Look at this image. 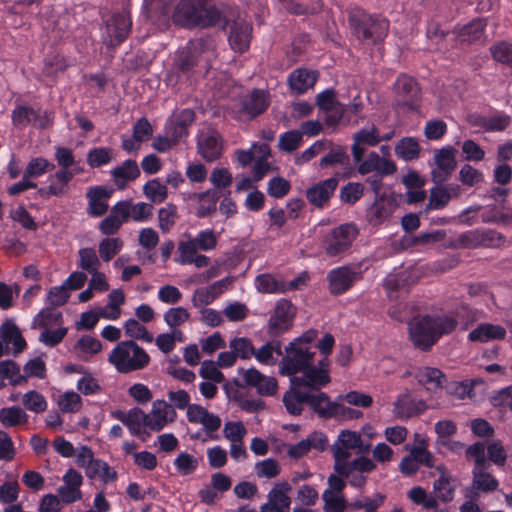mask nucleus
<instances>
[{"label": "nucleus", "mask_w": 512, "mask_h": 512, "mask_svg": "<svg viewBox=\"0 0 512 512\" xmlns=\"http://www.w3.org/2000/svg\"><path fill=\"white\" fill-rule=\"evenodd\" d=\"M285 355L282 354V359L279 363V370L282 375L297 377L304 379L305 376L321 375L324 377L325 384H329L330 378V362L326 357L321 358L315 363V351L311 347L297 346L296 343L290 342L285 347Z\"/></svg>", "instance_id": "nucleus-1"}, {"label": "nucleus", "mask_w": 512, "mask_h": 512, "mask_svg": "<svg viewBox=\"0 0 512 512\" xmlns=\"http://www.w3.org/2000/svg\"><path fill=\"white\" fill-rule=\"evenodd\" d=\"M173 22L182 28H211L220 24L222 13L214 0H179L173 15Z\"/></svg>", "instance_id": "nucleus-2"}, {"label": "nucleus", "mask_w": 512, "mask_h": 512, "mask_svg": "<svg viewBox=\"0 0 512 512\" xmlns=\"http://www.w3.org/2000/svg\"><path fill=\"white\" fill-rule=\"evenodd\" d=\"M457 321L451 315H424L409 325L410 340L421 351L427 352L443 335L451 334Z\"/></svg>", "instance_id": "nucleus-3"}, {"label": "nucleus", "mask_w": 512, "mask_h": 512, "mask_svg": "<svg viewBox=\"0 0 512 512\" xmlns=\"http://www.w3.org/2000/svg\"><path fill=\"white\" fill-rule=\"evenodd\" d=\"M348 24L351 33L361 43L377 45L386 39L390 22L380 13H369L360 6L348 11Z\"/></svg>", "instance_id": "nucleus-4"}, {"label": "nucleus", "mask_w": 512, "mask_h": 512, "mask_svg": "<svg viewBox=\"0 0 512 512\" xmlns=\"http://www.w3.org/2000/svg\"><path fill=\"white\" fill-rule=\"evenodd\" d=\"M108 361L116 371L128 374L146 368L151 358L149 354L133 340L119 342L110 352Z\"/></svg>", "instance_id": "nucleus-5"}, {"label": "nucleus", "mask_w": 512, "mask_h": 512, "mask_svg": "<svg viewBox=\"0 0 512 512\" xmlns=\"http://www.w3.org/2000/svg\"><path fill=\"white\" fill-rule=\"evenodd\" d=\"M305 378H307V381L292 377L290 387L284 393L283 403L287 412L291 415H300L304 405L308 406L311 391L321 390V388L328 385L325 384L324 377L319 374L305 376Z\"/></svg>", "instance_id": "nucleus-6"}, {"label": "nucleus", "mask_w": 512, "mask_h": 512, "mask_svg": "<svg viewBox=\"0 0 512 512\" xmlns=\"http://www.w3.org/2000/svg\"><path fill=\"white\" fill-rule=\"evenodd\" d=\"M364 269L361 263L344 265L330 270L327 274L329 291L338 296L346 293L363 278Z\"/></svg>", "instance_id": "nucleus-7"}, {"label": "nucleus", "mask_w": 512, "mask_h": 512, "mask_svg": "<svg viewBox=\"0 0 512 512\" xmlns=\"http://www.w3.org/2000/svg\"><path fill=\"white\" fill-rule=\"evenodd\" d=\"M358 236V229L353 223L341 224L328 233L323 247L328 256L336 257L346 253Z\"/></svg>", "instance_id": "nucleus-8"}, {"label": "nucleus", "mask_w": 512, "mask_h": 512, "mask_svg": "<svg viewBox=\"0 0 512 512\" xmlns=\"http://www.w3.org/2000/svg\"><path fill=\"white\" fill-rule=\"evenodd\" d=\"M12 124L17 129H24L33 125L38 129H46L53 124L51 113L48 110L34 109L26 105H16L11 113Z\"/></svg>", "instance_id": "nucleus-9"}, {"label": "nucleus", "mask_w": 512, "mask_h": 512, "mask_svg": "<svg viewBox=\"0 0 512 512\" xmlns=\"http://www.w3.org/2000/svg\"><path fill=\"white\" fill-rule=\"evenodd\" d=\"M295 313L296 309L289 300H279L268 321V335L271 338H279L289 331L293 326Z\"/></svg>", "instance_id": "nucleus-10"}, {"label": "nucleus", "mask_w": 512, "mask_h": 512, "mask_svg": "<svg viewBox=\"0 0 512 512\" xmlns=\"http://www.w3.org/2000/svg\"><path fill=\"white\" fill-rule=\"evenodd\" d=\"M394 86L399 105L406 107L408 111H418L421 90L417 81L413 77L401 74L397 77Z\"/></svg>", "instance_id": "nucleus-11"}, {"label": "nucleus", "mask_w": 512, "mask_h": 512, "mask_svg": "<svg viewBox=\"0 0 512 512\" xmlns=\"http://www.w3.org/2000/svg\"><path fill=\"white\" fill-rule=\"evenodd\" d=\"M201 46L199 42L189 41L176 53L173 68L179 75L191 77L202 54Z\"/></svg>", "instance_id": "nucleus-12"}, {"label": "nucleus", "mask_w": 512, "mask_h": 512, "mask_svg": "<svg viewBox=\"0 0 512 512\" xmlns=\"http://www.w3.org/2000/svg\"><path fill=\"white\" fill-rule=\"evenodd\" d=\"M339 173L334 176L321 180L306 190V198L308 202L316 207L323 209L328 206L330 199L334 195L339 184Z\"/></svg>", "instance_id": "nucleus-13"}, {"label": "nucleus", "mask_w": 512, "mask_h": 512, "mask_svg": "<svg viewBox=\"0 0 512 512\" xmlns=\"http://www.w3.org/2000/svg\"><path fill=\"white\" fill-rule=\"evenodd\" d=\"M459 241L466 248L498 247L505 241V237L493 229H475L462 233Z\"/></svg>", "instance_id": "nucleus-14"}, {"label": "nucleus", "mask_w": 512, "mask_h": 512, "mask_svg": "<svg viewBox=\"0 0 512 512\" xmlns=\"http://www.w3.org/2000/svg\"><path fill=\"white\" fill-rule=\"evenodd\" d=\"M132 27V20L127 12L114 13L108 20L106 28L108 35V46L117 47L129 36Z\"/></svg>", "instance_id": "nucleus-15"}, {"label": "nucleus", "mask_w": 512, "mask_h": 512, "mask_svg": "<svg viewBox=\"0 0 512 512\" xmlns=\"http://www.w3.org/2000/svg\"><path fill=\"white\" fill-rule=\"evenodd\" d=\"M177 417L175 409L164 400H156L152 404L150 413L145 416V427L159 432L167 424L174 422Z\"/></svg>", "instance_id": "nucleus-16"}, {"label": "nucleus", "mask_w": 512, "mask_h": 512, "mask_svg": "<svg viewBox=\"0 0 512 512\" xmlns=\"http://www.w3.org/2000/svg\"><path fill=\"white\" fill-rule=\"evenodd\" d=\"M291 490L287 481L275 484L267 495L268 501L260 508L262 512H289L292 501L288 493Z\"/></svg>", "instance_id": "nucleus-17"}, {"label": "nucleus", "mask_w": 512, "mask_h": 512, "mask_svg": "<svg viewBox=\"0 0 512 512\" xmlns=\"http://www.w3.org/2000/svg\"><path fill=\"white\" fill-rule=\"evenodd\" d=\"M358 164V172L361 175L376 173L380 176H391L397 171L395 162L391 159L381 157L377 152H370L367 157L362 158Z\"/></svg>", "instance_id": "nucleus-18"}, {"label": "nucleus", "mask_w": 512, "mask_h": 512, "mask_svg": "<svg viewBox=\"0 0 512 512\" xmlns=\"http://www.w3.org/2000/svg\"><path fill=\"white\" fill-rule=\"evenodd\" d=\"M113 193L114 189L108 186L96 185L90 187L86 192L88 214L92 217L103 216L108 211V200Z\"/></svg>", "instance_id": "nucleus-19"}, {"label": "nucleus", "mask_w": 512, "mask_h": 512, "mask_svg": "<svg viewBox=\"0 0 512 512\" xmlns=\"http://www.w3.org/2000/svg\"><path fill=\"white\" fill-rule=\"evenodd\" d=\"M351 152L354 162H361L366 152L365 146L375 147L380 143V134L375 125L370 128H362L353 134Z\"/></svg>", "instance_id": "nucleus-20"}, {"label": "nucleus", "mask_w": 512, "mask_h": 512, "mask_svg": "<svg viewBox=\"0 0 512 512\" xmlns=\"http://www.w3.org/2000/svg\"><path fill=\"white\" fill-rule=\"evenodd\" d=\"M55 160L57 161L60 169L52 175L60 182L69 184L74 176L82 171L81 169L73 168L75 164V157L70 148L57 147L55 151Z\"/></svg>", "instance_id": "nucleus-21"}, {"label": "nucleus", "mask_w": 512, "mask_h": 512, "mask_svg": "<svg viewBox=\"0 0 512 512\" xmlns=\"http://www.w3.org/2000/svg\"><path fill=\"white\" fill-rule=\"evenodd\" d=\"M426 403L421 399H416L408 393L398 396L394 402L393 412L399 419H409L420 415L427 410Z\"/></svg>", "instance_id": "nucleus-22"}, {"label": "nucleus", "mask_w": 512, "mask_h": 512, "mask_svg": "<svg viewBox=\"0 0 512 512\" xmlns=\"http://www.w3.org/2000/svg\"><path fill=\"white\" fill-rule=\"evenodd\" d=\"M455 153L456 150L452 146L442 147L435 152L434 162L439 172L433 171L434 182H441L453 172L456 167Z\"/></svg>", "instance_id": "nucleus-23"}, {"label": "nucleus", "mask_w": 512, "mask_h": 512, "mask_svg": "<svg viewBox=\"0 0 512 512\" xmlns=\"http://www.w3.org/2000/svg\"><path fill=\"white\" fill-rule=\"evenodd\" d=\"M269 107L268 94L262 89H254L245 96L241 103V110L251 119L264 113Z\"/></svg>", "instance_id": "nucleus-24"}, {"label": "nucleus", "mask_w": 512, "mask_h": 512, "mask_svg": "<svg viewBox=\"0 0 512 512\" xmlns=\"http://www.w3.org/2000/svg\"><path fill=\"white\" fill-rule=\"evenodd\" d=\"M318 72L307 68H297L288 77L290 89L297 95L304 94L312 88L318 80Z\"/></svg>", "instance_id": "nucleus-25"}, {"label": "nucleus", "mask_w": 512, "mask_h": 512, "mask_svg": "<svg viewBox=\"0 0 512 512\" xmlns=\"http://www.w3.org/2000/svg\"><path fill=\"white\" fill-rule=\"evenodd\" d=\"M317 393L310 392L308 406L311 410L316 413L320 418L331 419L336 417V409L338 408V402L331 401L329 396L320 390H316Z\"/></svg>", "instance_id": "nucleus-26"}, {"label": "nucleus", "mask_w": 512, "mask_h": 512, "mask_svg": "<svg viewBox=\"0 0 512 512\" xmlns=\"http://www.w3.org/2000/svg\"><path fill=\"white\" fill-rule=\"evenodd\" d=\"M487 23L482 18H475L469 23L457 27L456 37L460 43L474 44L482 41Z\"/></svg>", "instance_id": "nucleus-27"}, {"label": "nucleus", "mask_w": 512, "mask_h": 512, "mask_svg": "<svg viewBox=\"0 0 512 512\" xmlns=\"http://www.w3.org/2000/svg\"><path fill=\"white\" fill-rule=\"evenodd\" d=\"M111 176L118 189L123 190L129 182L135 181L141 174L140 169L133 159L125 160L120 166L111 170Z\"/></svg>", "instance_id": "nucleus-28"}, {"label": "nucleus", "mask_w": 512, "mask_h": 512, "mask_svg": "<svg viewBox=\"0 0 512 512\" xmlns=\"http://www.w3.org/2000/svg\"><path fill=\"white\" fill-rule=\"evenodd\" d=\"M393 209L392 201L387 199L385 195L377 196L372 205L367 209V221L373 226L381 225L391 216Z\"/></svg>", "instance_id": "nucleus-29"}, {"label": "nucleus", "mask_w": 512, "mask_h": 512, "mask_svg": "<svg viewBox=\"0 0 512 512\" xmlns=\"http://www.w3.org/2000/svg\"><path fill=\"white\" fill-rule=\"evenodd\" d=\"M415 378L427 391L433 393L442 390L446 382V375L440 369L428 366L420 368Z\"/></svg>", "instance_id": "nucleus-30"}, {"label": "nucleus", "mask_w": 512, "mask_h": 512, "mask_svg": "<svg viewBox=\"0 0 512 512\" xmlns=\"http://www.w3.org/2000/svg\"><path fill=\"white\" fill-rule=\"evenodd\" d=\"M505 336L506 330L501 325L482 323L469 333L468 339L471 342L485 343L504 339Z\"/></svg>", "instance_id": "nucleus-31"}, {"label": "nucleus", "mask_w": 512, "mask_h": 512, "mask_svg": "<svg viewBox=\"0 0 512 512\" xmlns=\"http://www.w3.org/2000/svg\"><path fill=\"white\" fill-rule=\"evenodd\" d=\"M251 38V27L246 24H235L230 31L228 38L231 48L243 53L249 49Z\"/></svg>", "instance_id": "nucleus-32"}, {"label": "nucleus", "mask_w": 512, "mask_h": 512, "mask_svg": "<svg viewBox=\"0 0 512 512\" xmlns=\"http://www.w3.org/2000/svg\"><path fill=\"white\" fill-rule=\"evenodd\" d=\"M198 150L207 162L216 161L222 155L221 137L216 133L206 136L198 142Z\"/></svg>", "instance_id": "nucleus-33"}, {"label": "nucleus", "mask_w": 512, "mask_h": 512, "mask_svg": "<svg viewBox=\"0 0 512 512\" xmlns=\"http://www.w3.org/2000/svg\"><path fill=\"white\" fill-rule=\"evenodd\" d=\"M277 356H282V343L278 338H272L270 341L262 345L258 350L255 349L254 357L260 363L264 365H275Z\"/></svg>", "instance_id": "nucleus-34"}, {"label": "nucleus", "mask_w": 512, "mask_h": 512, "mask_svg": "<svg viewBox=\"0 0 512 512\" xmlns=\"http://www.w3.org/2000/svg\"><path fill=\"white\" fill-rule=\"evenodd\" d=\"M330 146L329 152L324 155L319 162L321 168H328L334 165L348 166L350 164V157L347 154L345 147L341 145H334L331 142H327Z\"/></svg>", "instance_id": "nucleus-35"}, {"label": "nucleus", "mask_w": 512, "mask_h": 512, "mask_svg": "<svg viewBox=\"0 0 512 512\" xmlns=\"http://www.w3.org/2000/svg\"><path fill=\"white\" fill-rule=\"evenodd\" d=\"M455 479L452 476L443 474L434 481L433 490L437 495L439 501L443 503H449L453 501L455 497L456 485L454 484Z\"/></svg>", "instance_id": "nucleus-36"}, {"label": "nucleus", "mask_w": 512, "mask_h": 512, "mask_svg": "<svg viewBox=\"0 0 512 512\" xmlns=\"http://www.w3.org/2000/svg\"><path fill=\"white\" fill-rule=\"evenodd\" d=\"M420 145L414 137H403L395 145V154L404 161H412L419 158Z\"/></svg>", "instance_id": "nucleus-37"}, {"label": "nucleus", "mask_w": 512, "mask_h": 512, "mask_svg": "<svg viewBox=\"0 0 512 512\" xmlns=\"http://www.w3.org/2000/svg\"><path fill=\"white\" fill-rule=\"evenodd\" d=\"M27 422L28 415L19 406L4 407L0 410V423L6 428Z\"/></svg>", "instance_id": "nucleus-38"}, {"label": "nucleus", "mask_w": 512, "mask_h": 512, "mask_svg": "<svg viewBox=\"0 0 512 512\" xmlns=\"http://www.w3.org/2000/svg\"><path fill=\"white\" fill-rule=\"evenodd\" d=\"M219 198V193L216 190H207L205 192H201L198 195L199 206L197 208L196 215L199 218L210 216L213 212L216 211V205Z\"/></svg>", "instance_id": "nucleus-39"}, {"label": "nucleus", "mask_w": 512, "mask_h": 512, "mask_svg": "<svg viewBox=\"0 0 512 512\" xmlns=\"http://www.w3.org/2000/svg\"><path fill=\"white\" fill-rule=\"evenodd\" d=\"M78 256L77 266L83 271L90 273L100 269L101 262L94 248H81L78 251Z\"/></svg>", "instance_id": "nucleus-40"}, {"label": "nucleus", "mask_w": 512, "mask_h": 512, "mask_svg": "<svg viewBox=\"0 0 512 512\" xmlns=\"http://www.w3.org/2000/svg\"><path fill=\"white\" fill-rule=\"evenodd\" d=\"M63 322L62 313L56 307L48 306L43 308L34 318V324L40 328H48L60 325Z\"/></svg>", "instance_id": "nucleus-41"}, {"label": "nucleus", "mask_w": 512, "mask_h": 512, "mask_svg": "<svg viewBox=\"0 0 512 512\" xmlns=\"http://www.w3.org/2000/svg\"><path fill=\"white\" fill-rule=\"evenodd\" d=\"M365 187L360 182H348L339 191L340 201L344 204L354 205L364 195Z\"/></svg>", "instance_id": "nucleus-42"}, {"label": "nucleus", "mask_w": 512, "mask_h": 512, "mask_svg": "<svg viewBox=\"0 0 512 512\" xmlns=\"http://www.w3.org/2000/svg\"><path fill=\"white\" fill-rule=\"evenodd\" d=\"M178 218L177 206L172 203L166 204L158 211L159 228L163 233L169 232L176 224Z\"/></svg>", "instance_id": "nucleus-43"}, {"label": "nucleus", "mask_w": 512, "mask_h": 512, "mask_svg": "<svg viewBox=\"0 0 512 512\" xmlns=\"http://www.w3.org/2000/svg\"><path fill=\"white\" fill-rule=\"evenodd\" d=\"M113 157V149L110 147L92 148L87 153V164L90 168L95 169L107 165Z\"/></svg>", "instance_id": "nucleus-44"}, {"label": "nucleus", "mask_w": 512, "mask_h": 512, "mask_svg": "<svg viewBox=\"0 0 512 512\" xmlns=\"http://www.w3.org/2000/svg\"><path fill=\"white\" fill-rule=\"evenodd\" d=\"M451 199L450 193L444 187L435 186L430 190L429 201L424 209L425 213L430 210H440L446 207Z\"/></svg>", "instance_id": "nucleus-45"}, {"label": "nucleus", "mask_w": 512, "mask_h": 512, "mask_svg": "<svg viewBox=\"0 0 512 512\" xmlns=\"http://www.w3.org/2000/svg\"><path fill=\"white\" fill-rule=\"evenodd\" d=\"M303 133L299 130H289L279 136L278 148L280 151L292 153L302 144Z\"/></svg>", "instance_id": "nucleus-46"}, {"label": "nucleus", "mask_w": 512, "mask_h": 512, "mask_svg": "<svg viewBox=\"0 0 512 512\" xmlns=\"http://www.w3.org/2000/svg\"><path fill=\"white\" fill-rule=\"evenodd\" d=\"M54 168L55 165L43 157L32 158L23 172L24 178H37Z\"/></svg>", "instance_id": "nucleus-47"}, {"label": "nucleus", "mask_w": 512, "mask_h": 512, "mask_svg": "<svg viewBox=\"0 0 512 512\" xmlns=\"http://www.w3.org/2000/svg\"><path fill=\"white\" fill-rule=\"evenodd\" d=\"M490 53L494 61L512 68V44L499 41L491 45Z\"/></svg>", "instance_id": "nucleus-48"}, {"label": "nucleus", "mask_w": 512, "mask_h": 512, "mask_svg": "<svg viewBox=\"0 0 512 512\" xmlns=\"http://www.w3.org/2000/svg\"><path fill=\"white\" fill-rule=\"evenodd\" d=\"M472 487L484 493L498 489V480L489 472H472Z\"/></svg>", "instance_id": "nucleus-49"}, {"label": "nucleus", "mask_w": 512, "mask_h": 512, "mask_svg": "<svg viewBox=\"0 0 512 512\" xmlns=\"http://www.w3.org/2000/svg\"><path fill=\"white\" fill-rule=\"evenodd\" d=\"M123 248V241L120 238H104L99 243V256L104 262L111 261Z\"/></svg>", "instance_id": "nucleus-50"}, {"label": "nucleus", "mask_w": 512, "mask_h": 512, "mask_svg": "<svg viewBox=\"0 0 512 512\" xmlns=\"http://www.w3.org/2000/svg\"><path fill=\"white\" fill-rule=\"evenodd\" d=\"M49 185L46 187H40L37 189L38 195L42 199H49L52 196L61 197L65 195L69 190V184L58 181L52 174L48 177Z\"/></svg>", "instance_id": "nucleus-51"}, {"label": "nucleus", "mask_w": 512, "mask_h": 512, "mask_svg": "<svg viewBox=\"0 0 512 512\" xmlns=\"http://www.w3.org/2000/svg\"><path fill=\"white\" fill-rule=\"evenodd\" d=\"M0 375L14 386L26 381V377L20 374V368L13 360L0 361Z\"/></svg>", "instance_id": "nucleus-52"}, {"label": "nucleus", "mask_w": 512, "mask_h": 512, "mask_svg": "<svg viewBox=\"0 0 512 512\" xmlns=\"http://www.w3.org/2000/svg\"><path fill=\"white\" fill-rule=\"evenodd\" d=\"M384 500V495L376 493L373 498L363 497L360 499H355L349 503V507L352 510L364 509V512H377V509L383 505Z\"/></svg>", "instance_id": "nucleus-53"}, {"label": "nucleus", "mask_w": 512, "mask_h": 512, "mask_svg": "<svg viewBox=\"0 0 512 512\" xmlns=\"http://www.w3.org/2000/svg\"><path fill=\"white\" fill-rule=\"evenodd\" d=\"M198 459L186 452H181L174 460L177 472L182 475H190L198 468Z\"/></svg>", "instance_id": "nucleus-54"}, {"label": "nucleus", "mask_w": 512, "mask_h": 512, "mask_svg": "<svg viewBox=\"0 0 512 512\" xmlns=\"http://www.w3.org/2000/svg\"><path fill=\"white\" fill-rule=\"evenodd\" d=\"M143 193L154 203H162L167 198V188L158 179H152L143 186Z\"/></svg>", "instance_id": "nucleus-55"}, {"label": "nucleus", "mask_w": 512, "mask_h": 512, "mask_svg": "<svg viewBox=\"0 0 512 512\" xmlns=\"http://www.w3.org/2000/svg\"><path fill=\"white\" fill-rule=\"evenodd\" d=\"M325 512H344L349 504L343 495H336L333 491H324L322 494Z\"/></svg>", "instance_id": "nucleus-56"}, {"label": "nucleus", "mask_w": 512, "mask_h": 512, "mask_svg": "<svg viewBox=\"0 0 512 512\" xmlns=\"http://www.w3.org/2000/svg\"><path fill=\"white\" fill-rule=\"evenodd\" d=\"M291 190V183L281 176H275L268 181L267 193L275 199L285 197Z\"/></svg>", "instance_id": "nucleus-57"}, {"label": "nucleus", "mask_w": 512, "mask_h": 512, "mask_svg": "<svg viewBox=\"0 0 512 512\" xmlns=\"http://www.w3.org/2000/svg\"><path fill=\"white\" fill-rule=\"evenodd\" d=\"M221 423V418L218 415L212 412H208L207 415L204 417L203 421H201L200 423L203 426V430L206 433V438L202 439V441H218L219 435L216 434V432L220 429Z\"/></svg>", "instance_id": "nucleus-58"}, {"label": "nucleus", "mask_w": 512, "mask_h": 512, "mask_svg": "<svg viewBox=\"0 0 512 512\" xmlns=\"http://www.w3.org/2000/svg\"><path fill=\"white\" fill-rule=\"evenodd\" d=\"M281 467L274 458L259 461L255 465V472L259 478H274L280 474Z\"/></svg>", "instance_id": "nucleus-59"}, {"label": "nucleus", "mask_w": 512, "mask_h": 512, "mask_svg": "<svg viewBox=\"0 0 512 512\" xmlns=\"http://www.w3.org/2000/svg\"><path fill=\"white\" fill-rule=\"evenodd\" d=\"M229 347L235 352L236 357L241 359L247 360L254 356L255 348L246 337L234 338L230 341Z\"/></svg>", "instance_id": "nucleus-60"}, {"label": "nucleus", "mask_w": 512, "mask_h": 512, "mask_svg": "<svg viewBox=\"0 0 512 512\" xmlns=\"http://www.w3.org/2000/svg\"><path fill=\"white\" fill-rule=\"evenodd\" d=\"M58 406L63 413H75L81 409L82 399L74 391L65 392L60 396Z\"/></svg>", "instance_id": "nucleus-61"}, {"label": "nucleus", "mask_w": 512, "mask_h": 512, "mask_svg": "<svg viewBox=\"0 0 512 512\" xmlns=\"http://www.w3.org/2000/svg\"><path fill=\"white\" fill-rule=\"evenodd\" d=\"M22 402L27 410L35 413L44 412L47 408V402L44 396L35 390H31L23 395Z\"/></svg>", "instance_id": "nucleus-62"}, {"label": "nucleus", "mask_w": 512, "mask_h": 512, "mask_svg": "<svg viewBox=\"0 0 512 512\" xmlns=\"http://www.w3.org/2000/svg\"><path fill=\"white\" fill-rule=\"evenodd\" d=\"M190 313L184 307H172L164 313V321L170 328H176L188 321Z\"/></svg>", "instance_id": "nucleus-63"}, {"label": "nucleus", "mask_w": 512, "mask_h": 512, "mask_svg": "<svg viewBox=\"0 0 512 512\" xmlns=\"http://www.w3.org/2000/svg\"><path fill=\"white\" fill-rule=\"evenodd\" d=\"M201 251H211L216 248L218 240L215 232L212 229H205L200 231L195 238H191Z\"/></svg>", "instance_id": "nucleus-64"}]
</instances>
